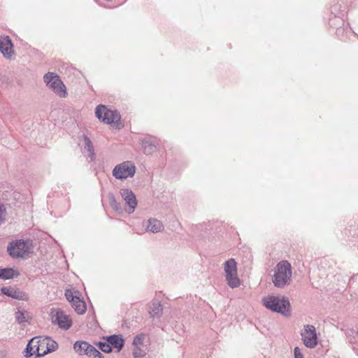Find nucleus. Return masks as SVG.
<instances>
[{
    "mask_svg": "<svg viewBox=\"0 0 358 358\" xmlns=\"http://www.w3.org/2000/svg\"><path fill=\"white\" fill-rule=\"evenodd\" d=\"M262 305L273 313L285 317L291 315V306L289 299L285 296L268 294L262 299Z\"/></svg>",
    "mask_w": 358,
    "mask_h": 358,
    "instance_id": "obj_1",
    "label": "nucleus"
},
{
    "mask_svg": "<svg viewBox=\"0 0 358 358\" xmlns=\"http://www.w3.org/2000/svg\"><path fill=\"white\" fill-rule=\"evenodd\" d=\"M292 276L291 264L287 260H282L278 262L273 269L272 282L275 287L282 289L290 285Z\"/></svg>",
    "mask_w": 358,
    "mask_h": 358,
    "instance_id": "obj_2",
    "label": "nucleus"
},
{
    "mask_svg": "<svg viewBox=\"0 0 358 358\" xmlns=\"http://www.w3.org/2000/svg\"><path fill=\"white\" fill-rule=\"evenodd\" d=\"M224 270L227 285L231 288L238 287L241 280L238 277L237 264L234 259H229L224 263Z\"/></svg>",
    "mask_w": 358,
    "mask_h": 358,
    "instance_id": "obj_3",
    "label": "nucleus"
},
{
    "mask_svg": "<svg viewBox=\"0 0 358 358\" xmlns=\"http://www.w3.org/2000/svg\"><path fill=\"white\" fill-rule=\"evenodd\" d=\"M43 80L46 85L60 97H65L66 96V87L57 74L48 72L43 76Z\"/></svg>",
    "mask_w": 358,
    "mask_h": 358,
    "instance_id": "obj_4",
    "label": "nucleus"
},
{
    "mask_svg": "<svg viewBox=\"0 0 358 358\" xmlns=\"http://www.w3.org/2000/svg\"><path fill=\"white\" fill-rule=\"evenodd\" d=\"M136 173V166L131 161H125L115 166L113 170V176L119 180H124L129 177H133Z\"/></svg>",
    "mask_w": 358,
    "mask_h": 358,
    "instance_id": "obj_5",
    "label": "nucleus"
},
{
    "mask_svg": "<svg viewBox=\"0 0 358 358\" xmlns=\"http://www.w3.org/2000/svg\"><path fill=\"white\" fill-rule=\"evenodd\" d=\"M95 114L97 118L106 124L116 123L120 120V115L116 110H110L103 105L96 108Z\"/></svg>",
    "mask_w": 358,
    "mask_h": 358,
    "instance_id": "obj_6",
    "label": "nucleus"
},
{
    "mask_svg": "<svg viewBox=\"0 0 358 358\" xmlns=\"http://www.w3.org/2000/svg\"><path fill=\"white\" fill-rule=\"evenodd\" d=\"M29 251V241L16 240L8 246V254L13 257H22Z\"/></svg>",
    "mask_w": 358,
    "mask_h": 358,
    "instance_id": "obj_7",
    "label": "nucleus"
},
{
    "mask_svg": "<svg viewBox=\"0 0 358 358\" xmlns=\"http://www.w3.org/2000/svg\"><path fill=\"white\" fill-rule=\"evenodd\" d=\"M50 317L52 322L55 324H57L62 329H69L72 325L71 320L69 315L65 314L61 309H51Z\"/></svg>",
    "mask_w": 358,
    "mask_h": 358,
    "instance_id": "obj_8",
    "label": "nucleus"
},
{
    "mask_svg": "<svg viewBox=\"0 0 358 358\" xmlns=\"http://www.w3.org/2000/svg\"><path fill=\"white\" fill-rule=\"evenodd\" d=\"M301 339L306 347L314 348L317 345V336L315 327L313 325H305L301 333Z\"/></svg>",
    "mask_w": 358,
    "mask_h": 358,
    "instance_id": "obj_9",
    "label": "nucleus"
},
{
    "mask_svg": "<svg viewBox=\"0 0 358 358\" xmlns=\"http://www.w3.org/2000/svg\"><path fill=\"white\" fill-rule=\"evenodd\" d=\"M120 194L127 206L125 211L129 214L134 213L137 206V200L134 193L131 189L124 188L120 190Z\"/></svg>",
    "mask_w": 358,
    "mask_h": 358,
    "instance_id": "obj_10",
    "label": "nucleus"
},
{
    "mask_svg": "<svg viewBox=\"0 0 358 358\" xmlns=\"http://www.w3.org/2000/svg\"><path fill=\"white\" fill-rule=\"evenodd\" d=\"M13 45L8 36L0 37V52L4 57L10 59L13 54Z\"/></svg>",
    "mask_w": 358,
    "mask_h": 358,
    "instance_id": "obj_11",
    "label": "nucleus"
},
{
    "mask_svg": "<svg viewBox=\"0 0 358 358\" xmlns=\"http://www.w3.org/2000/svg\"><path fill=\"white\" fill-rule=\"evenodd\" d=\"M94 346L83 341H78L73 344V350L80 356L86 355L91 357V353Z\"/></svg>",
    "mask_w": 358,
    "mask_h": 358,
    "instance_id": "obj_12",
    "label": "nucleus"
},
{
    "mask_svg": "<svg viewBox=\"0 0 358 358\" xmlns=\"http://www.w3.org/2000/svg\"><path fill=\"white\" fill-rule=\"evenodd\" d=\"M145 231L158 233L164 229V225L161 221L155 218H150L143 224Z\"/></svg>",
    "mask_w": 358,
    "mask_h": 358,
    "instance_id": "obj_13",
    "label": "nucleus"
},
{
    "mask_svg": "<svg viewBox=\"0 0 358 358\" xmlns=\"http://www.w3.org/2000/svg\"><path fill=\"white\" fill-rule=\"evenodd\" d=\"M1 292L3 294L15 299L24 300L26 299V294L18 289L3 287L1 288Z\"/></svg>",
    "mask_w": 358,
    "mask_h": 358,
    "instance_id": "obj_14",
    "label": "nucleus"
},
{
    "mask_svg": "<svg viewBox=\"0 0 358 358\" xmlns=\"http://www.w3.org/2000/svg\"><path fill=\"white\" fill-rule=\"evenodd\" d=\"M110 345L120 352L124 346V341L121 335H111L105 338Z\"/></svg>",
    "mask_w": 358,
    "mask_h": 358,
    "instance_id": "obj_15",
    "label": "nucleus"
},
{
    "mask_svg": "<svg viewBox=\"0 0 358 358\" xmlns=\"http://www.w3.org/2000/svg\"><path fill=\"white\" fill-rule=\"evenodd\" d=\"M48 338L34 337V339H36V357H42L47 354V346L48 345Z\"/></svg>",
    "mask_w": 358,
    "mask_h": 358,
    "instance_id": "obj_16",
    "label": "nucleus"
},
{
    "mask_svg": "<svg viewBox=\"0 0 358 358\" xmlns=\"http://www.w3.org/2000/svg\"><path fill=\"white\" fill-rule=\"evenodd\" d=\"M71 303L75 311L80 315L84 314L86 311V305L85 301L80 300L77 296H72Z\"/></svg>",
    "mask_w": 358,
    "mask_h": 358,
    "instance_id": "obj_17",
    "label": "nucleus"
},
{
    "mask_svg": "<svg viewBox=\"0 0 358 358\" xmlns=\"http://www.w3.org/2000/svg\"><path fill=\"white\" fill-rule=\"evenodd\" d=\"M19 275V272L12 268H0V279H13L14 278L18 277Z\"/></svg>",
    "mask_w": 358,
    "mask_h": 358,
    "instance_id": "obj_18",
    "label": "nucleus"
},
{
    "mask_svg": "<svg viewBox=\"0 0 358 358\" xmlns=\"http://www.w3.org/2000/svg\"><path fill=\"white\" fill-rule=\"evenodd\" d=\"M156 148V143L155 141L150 139H144L142 141V148L143 152L146 155L152 153Z\"/></svg>",
    "mask_w": 358,
    "mask_h": 358,
    "instance_id": "obj_19",
    "label": "nucleus"
},
{
    "mask_svg": "<svg viewBox=\"0 0 358 358\" xmlns=\"http://www.w3.org/2000/svg\"><path fill=\"white\" fill-rule=\"evenodd\" d=\"M162 313V307L159 301H154L149 312L150 317H159Z\"/></svg>",
    "mask_w": 358,
    "mask_h": 358,
    "instance_id": "obj_20",
    "label": "nucleus"
},
{
    "mask_svg": "<svg viewBox=\"0 0 358 358\" xmlns=\"http://www.w3.org/2000/svg\"><path fill=\"white\" fill-rule=\"evenodd\" d=\"M108 199L110 203V206L111 208L117 213H122V208L120 203L117 201L115 199V195L110 192L108 194Z\"/></svg>",
    "mask_w": 358,
    "mask_h": 358,
    "instance_id": "obj_21",
    "label": "nucleus"
},
{
    "mask_svg": "<svg viewBox=\"0 0 358 358\" xmlns=\"http://www.w3.org/2000/svg\"><path fill=\"white\" fill-rule=\"evenodd\" d=\"M36 339L31 338L28 344L27 345V348L25 349V355L24 356L27 358L31 357V356L36 355Z\"/></svg>",
    "mask_w": 358,
    "mask_h": 358,
    "instance_id": "obj_22",
    "label": "nucleus"
},
{
    "mask_svg": "<svg viewBox=\"0 0 358 358\" xmlns=\"http://www.w3.org/2000/svg\"><path fill=\"white\" fill-rule=\"evenodd\" d=\"M84 143H85V147H84L85 150H86L89 152L88 156L91 158V159L92 160L94 159V155H95L94 152V147H93L91 140L87 136H84Z\"/></svg>",
    "mask_w": 358,
    "mask_h": 358,
    "instance_id": "obj_23",
    "label": "nucleus"
},
{
    "mask_svg": "<svg viewBox=\"0 0 358 358\" xmlns=\"http://www.w3.org/2000/svg\"><path fill=\"white\" fill-rule=\"evenodd\" d=\"M146 355L145 349L141 348V346L134 347L133 355L134 358H143Z\"/></svg>",
    "mask_w": 358,
    "mask_h": 358,
    "instance_id": "obj_24",
    "label": "nucleus"
},
{
    "mask_svg": "<svg viewBox=\"0 0 358 358\" xmlns=\"http://www.w3.org/2000/svg\"><path fill=\"white\" fill-rule=\"evenodd\" d=\"M99 348L103 352L110 353L112 352V348L110 344L106 342H99L97 344Z\"/></svg>",
    "mask_w": 358,
    "mask_h": 358,
    "instance_id": "obj_25",
    "label": "nucleus"
},
{
    "mask_svg": "<svg viewBox=\"0 0 358 358\" xmlns=\"http://www.w3.org/2000/svg\"><path fill=\"white\" fill-rule=\"evenodd\" d=\"M48 345L47 346V354L55 351L58 347L57 343L49 337L48 338Z\"/></svg>",
    "mask_w": 358,
    "mask_h": 358,
    "instance_id": "obj_26",
    "label": "nucleus"
},
{
    "mask_svg": "<svg viewBox=\"0 0 358 358\" xmlns=\"http://www.w3.org/2000/svg\"><path fill=\"white\" fill-rule=\"evenodd\" d=\"M144 338V334H140L135 336L133 341V345L134 347L143 346Z\"/></svg>",
    "mask_w": 358,
    "mask_h": 358,
    "instance_id": "obj_27",
    "label": "nucleus"
},
{
    "mask_svg": "<svg viewBox=\"0 0 358 358\" xmlns=\"http://www.w3.org/2000/svg\"><path fill=\"white\" fill-rule=\"evenodd\" d=\"M15 318H16V320H17L19 323H23V322H26V321H27V319H26V313H25V312H23V311L18 310V311L15 313Z\"/></svg>",
    "mask_w": 358,
    "mask_h": 358,
    "instance_id": "obj_28",
    "label": "nucleus"
},
{
    "mask_svg": "<svg viewBox=\"0 0 358 358\" xmlns=\"http://www.w3.org/2000/svg\"><path fill=\"white\" fill-rule=\"evenodd\" d=\"M5 212H6V209L3 206V205L0 203V225L4 221Z\"/></svg>",
    "mask_w": 358,
    "mask_h": 358,
    "instance_id": "obj_29",
    "label": "nucleus"
},
{
    "mask_svg": "<svg viewBox=\"0 0 358 358\" xmlns=\"http://www.w3.org/2000/svg\"><path fill=\"white\" fill-rule=\"evenodd\" d=\"M91 357H94V358H96V357L104 358L103 355L94 347L92 351Z\"/></svg>",
    "mask_w": 358,
    "mask_h": 358,
    "instance_id": "obj_30",
    "label": "nucleus"
},
{
    "mask_svg": "<svg viewBox=\"0 0 358 358\" xmlns=\"http://www.w3.org/2000/svg\"><path fill=\"white\" fill-rule=\"evenodd\" d=\"M294 358H303V355L301 352V350L298 347H295L294 350Z\"/></svg>",
    "mask_w": 358,
    "mask_h": 358,
    "instance_id": "obj_31",
    "label": "nucleus"
},
{
    "mask_svg": "<svg viewBox=\"0 0 358 358\" xmlns=\"http://www.w3.org/2000/svg\"><path fill=\"white\" fill-rule=\"evenodd\" d=\"M65 296L66 299L71 303V299L72 298L73 294L70 291H66L65 293Z\"/></svg>",
    "mask_w": 358,
    "mask_h": 358,
    "instance_id": "obj_32",
    "label": "nucleus"
}]
</instances>
